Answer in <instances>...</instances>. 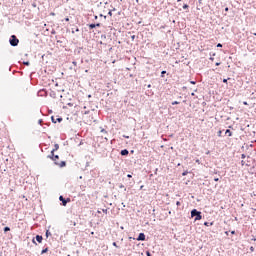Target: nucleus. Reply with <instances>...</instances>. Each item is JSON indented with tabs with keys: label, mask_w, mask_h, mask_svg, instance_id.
<instances>
[{
	"label": "nucleus",
	"mask_w": 256,
	"mask_h": 256,
	"mask_svg": "<svg viewBox=\"0 0 256 256\" xmlns=\"http://www.w3.org/2000/svg\"><path fill=\"white\" fill-rule=\"evenodd\" d=\"M190 215L192 218L194 217V221H201L203 219L202 212L195 208L191 210Z\"/></svg>",
	"instance_id": "nucleus-2"
},
{
	"label": "nucleus",
	"mask_w": 256,
	"mask_h": 256,
	"mask_svg": "<svg viewBox=\"0 0 256 256\" xmlns=\"http://www.w3.org/2000/svg\"><path fill=\"white\" fill-rule=\"evenodd\" d=\"M43 124V119L38 120V125H42Z\"/></svg>",
	"instance_id": "nucleus-39"
},
{
	"label": "nucleus",
	"mask_w": 256,
	"mask_h": 256,
	"mask_svg": "<svg viewBox=\"0 0 256 256\" xmlns=\"http://www.w3.org/2000/svg\"><path fill=\"white\" fill-rule=\"evenodd\" d=\"M102 212H104L105 215H107V209H102Z\"/></svg>",
	"instance_id": "nucleus-48"
},
{
	"label": "nucleus",
	"mask_w": 256,
	"mask_h": 256,
	"mask_svg": "<svg viewBox=\"0 0 256 256\" xmlns=\"http://www.w3.org/2000/svg\"><path fill=\"white\" fill-rule=\"evenodd\" d=\"M35 239H36L37 243H43V236L42 235L37 234Z\"/></svg>",
	"instance_id": "nucleus-9"
},
{
	"label": "nucleus",
	"mask_w": 256,
	"mask_h": 256,
	"mask_svg": "<svg viewBox=\"0 0 256 256\" xmlns=\"http://www.w3.org/2000/svg\"><path fill=\"white\" fill-rule=\"evenodd\" d=\"M108 15H109L110 17H113V10H109Z\"/></svg>",
	"instance_id": "nucleus-33"
},
{
	"label": "nucleus",
	"mask_w": 256,
	"mask_h": 256,
	"mask_svg": "<svg viewBox=\"0 0 256 256\" xmlns=\"http://www.w3.org/2000/svg\"><path fill=\"white\" fill-rule=\"evenodd\" d=\"M224 11L227 13L229 11V7H226Z\"/></svg>",
	"instance_id": "nucleus-51"
},
{
	"label": "nucleus",
	"mask_w": 256,
	"mask_h": 256,
	"mask_svg": "<svg viewBox=\"0 0 256 256\" xmlns=\"http://www.w3.org/2000/svg\"><path fill=\"white\" fill-rule=\"evenodd\" d=\"M166 74H167V71L163 70V71L161 72L160 77H165Z\"/></svg>",
	"instance_id": "nucleus-24"
},
{
	"label": "nucleus",
	"mask_w": 256,
	"mask_h": 256,
	"mask_svg": "<svg viewBox=\"0 0 256 256\" xmlns=\"http://www.w3.org/2000/svg\"><path fill=\"white\" fill-rule=\"evenodd\" d=\"M45 237L46 239H49V237H51V231L46 230Z\"/></svg>",
	"instance_id": "nucleus-16"
},
{
	"label": "nucleus",
	"mask_w": 256,
	"mask_h": 256,
	"mask_svg": "<svg viewBox=\"0 0 256 256\" xmlns=\"http://www.w3.org/2000/svg\"><path fill=\"white\" fill-rule=\"evenodd\" d=\"M64 21L69 22V17L64 18Z\"/></svg>",
	"instance_id": "nucleus-50"
},
{
	"label": "nucleus",
	"mask_w": 256,
	"mask_h": 256,
	"mask_svg": "<svg viewBox=\"0 0 256 256\" xmlns=\"http://www.w3.org/2000/svg\"><path fill=\"white\" fill-rule=\"evenodd\" d=\"M251 241H256V238H252Z\"/></svg>",
	"instance_id": "nucleus-63"
},
{
	"label": "nucleus",
	"mask_w": 256,
	"mask_h": 256,
	"mask_svg": "<svg viewBox=\"0 0 256 256\" xmlns=\"http://www.w3.org/2000/svg\"><path fill=\"white\" fill-rule=\"evenodd\" d=\"M15 5H23V0H14Z\"/></svg>",
	"instance_id": "nucleus-19"
},
{
	"label": "nucleus",
	"mask_w": 256,
	"mask_h": 256,
	"mask_svg": "<svg viewBox=\"0 0 256 256\" xmlns=\"http://www.w3.org/2000/svg\"><path fill=\"white\" fill-rule=\"evenodd\" d=\"M52 151H59V144H54V149Z\"/></svg>",
	"instance_id": "nucleus-20"
},
{
	"label": "nucleus",
	"mask_w": 256,
	"mask_h": 256,
	"mask_svg": "<svg viewBox=\"0 0 256 256\" xmlns=\"http://www.w3.org/2000/svg\"><path fill=\"white\" fill-rule=\"evenodd\" d=\"M198 3H199L200 5H203V0H198Z\"/></svg>",
	"instance_id": "nucleus-49"
},
{
	"label": "nucleus",
	"mask_w": 256,
	"mask_h": 256,
	"mask_svg": "<svg viewBox=\"0 0 256 256\" xmlns=\"http://www.w3.org/2000/svg\"><path fill=\"white\" fill-rule=\"evenodd\" d=\"M55 33H56L55 30H52V31H51V34H52V35H55Z\"/></svg>",
	"instance_id": "nucleus-57"
},
{
	"label": "nucleus",
	"mask_w": 256,
	"mask_h": 256,
	"mask_svg": "<svg viewBox=\"0 0 256 256\" xmlns=\"http://www.w3.org/2000/svg\"><path fill=\"white\" fill-rule=\"evenodd\" d=\"M216 47L221 48V47H223V44L218 43V44L216 45Z\"/></svg>",
	"instance_id": "nucleus-42"
},
{
	"label": "nucleus",
	"mask_w": 256,
	"mask_h": 256,
	"mask_svg": "<svg viewBox=\"0 0 256 256\" xmlns=\"http://www.w3.org/2000/svg\"><path fill=\"white\" fill-rule=\"evenodd\" d=\"M225 235L229 236V231H225Z\"/></svg>",
	"instance_id": "nucleus-58"
},
{
	"label": "nucleus",
	"mask_w": 256,
	"mask_h": 256,
	"mask_svg": "<svg viewBox=\"0 0 256 256\" xmlns=\"http://www.w3.org/2000/svg\"><path fill=\"white\" fill-rule=\"evenodd\" d=\"M225 135H228V137H233V132L230 129H226Z\"/></svg>",
	"instance_id": "nucleus-11"
},
{
	"label": "nucleus",
	"mask_w": 256,
	"mask_h": 256,
	"mask_svg": "<svg viewBox=\"0 0 256 256\" xmlns=\"http://www.w3.org/2000/svg\"><path fill=\"white\" fill-rule=\"evenodd\" d=\"M215 55H217L215 52H210V58H209V60L210 61H215Z\"/></svg>",
	"instance_id": "nucleus-13"
},
{
	"label": "nucleus",
	"mask_w": 256,
	"mask_h": 256,
	"mask_svg": "<svg viewBox=\"0 0 256 256\" xmlns=\"http://www.w3.org/2000/svg\"><path fill=\"white\" fill-rule=\"evenodd\" d=\"M253 171H255V166H253L252 168H250V172H249V173H250L251 175H253V173H254Z\"/></svg>",
	"instance_id": "nucleus-25"
},
{
	"label": "nucleus",
	"mask_w": 256,
	"mask_h": 256,
	"mask_svg": "<svg viewBox=\"0 0 256 256\" xmlns=\"http://www.w3.org/2000/svg\"><path fill=\"white\" fill-rule=\"evenodd\" d=\"M176 205H177V207H181V202H180V201H177V202H176Z\"/></svg>",
	"instance_id": "nucleus-41"
},
{
	"label": "nucleus",
	"mask_w": 256,
	"mask_h": 256,
	"mask_svg": "<svg viewBox=\"0 0 256 256\" xmlns=\"http://www.w3.org/2000/svg\"><path fill=\"white\" fill-rule=\"evenodd\" d=\"M181 102H179V101H173L172 102V105H179Z\"/></svg>",
	"instance_id": "nucleus-31"
},
{
	"label": "nucleus",
	"mask_w": 256,
	"mask_h": 256,
	"mask_svg": "<svg viewBox=\"0 0 256 256\" xmlns=\"http://www.w3.org/2000/svg\"><path fill=\"white\" fill-rule=\"evenodd\" d=\"M196 163H198V165H200L201 161H199V159H196Z\"/></svg>",
	"instance_id": "nucleus-53"
},
{
	"label": "nucleus",
	"mask_w": 256,
	"mask_h": 256,
	"mask_svg": "<svg viewBox=\"0 0 256 256\" xmlns=\"http://www.w3.org/2000/svg\"><path fill=\"white\" fill-rule=\"evenodd\" d=\"M147 88H148V89H151V84H148V85H147Z\"/></svg>",
	"instance_id": "nucleus-59"
},
{
	"label": "nucleus",
	"mask_w": 256,
	"mask_h": 256,
	"mask_svg": "<svg viewBox=\"0 0 256 256\" xmlns=\"http://www.w3.org/2000/svg\"><path fill=\"white\" fill-rule=\"evenodd\" d=\"M145 186L144 185H141L140 186V191H143V188H144Z\"/></svg>",
	"instance_id": "nucleus-54"
},
{
	"label": "nucleus",
	"mask_w": 256,
	"mask_h": 256,
	"mask_svg": "<svg viewBox=\"0 0 256 256\" xmlns=\"http://www.w3.org/2000/svg\"><path fill=\"white\" fill-rule=\"evenodd\" d=\"M128 239H129V241H135V239H137V238L129 236Z\"/></svg>",
	"instance_id": "nucleus-34"
},
{
	"label": "nucleus",
	"mask_w": 256,
	"mask_h": 256,
	"mask_svg": "<svg viewBox=\"0 0 256 256\" xmlns=\"http://www.w3.org/2000/svg\"><path fill=\"white\" fill-rule=\"evenodd\" d=\"M79 33V27L72 28V34Z\"/></svg>",
	"instance_id": "nucleus-15"
},
{
	"label": "nucleus",
	"mask_w": 256,
	"mask_h": 256,
	"mask_svg": "<svg viewBox=\"0 0 256 256\" xmlns=\"http://www.w3.org/2000/svg\"><path fill=\"white\" fill-rule=\"evenodd\" d=\"M127 177H128V179H132V178H133V175L127 174Z\"/></svg>",
	"instance_id": "nucleus-44"
},
{
	"label": "nucleus",
	"mask_w": 256,
	"mask_h": 256,
	"mask_svg": "<svg viewBox=\"0 0 256 256\" xmlns=\"http://www.w3.org/2000/svg\"><path fill=\"white\" fill-rule=\"evenodd\" d=\"M136 241H147L146 235L143 232H140L138 234V237L136 238Z\"/></svg>",
	"instance_id": "nucleus-5"
},
{
	"label": "nucleus",
	"mask_w": 256,
	"mask_h": 256,
	"mask_svg": "<svg viewBox=\"0 0 256 256\" xmlns=\"http://www.w3.org/2000/svg\"><path fill=\"white\" fill-rule=\"evenodd\" d=\"M120 155L122 157H127L129 155V150L128 149H123L120 151Z\"/></svg>",
	"instance_id": "nucleus-8"
},
{
	"label": "nucleus",
	"mask_w": 256,
	"mask_h": 256,
	"mask_svg": "<svg viewBox=\"0 0 256 256\" xmlns=\"http://www.w3.org/2000/svg\"><path fill=\"white\" fill-rule=\"evenodd\" d=\"M51 161H53L54 165H56L57 167H60V169H63V167H67V161L59 162V155H57V154L55 156H53Z\"/></svg>",
	"instance_id": "nucleus-1"
},
{
	"label": "nucleus",
	"mask_w": 256,
	"mask_h": 256,
	"mask_svg": "<svg viewBox=\"0 0 256 256\" xmlns=\"http://www.w3.org/2000/svg\"><path fill=\"white\" fill-rule=\"evenodd\" d=\"M214 181L218 182V181H219V178H214Z\"/></svg>",
	"instance_id": "nucleus-60"
},
{
	"label": "nucleus",
	"mask_w": 256,
	"mask_h": 256,
	"mask_svg": "<svg viewBox=\"0 0 256 256\" xmlns=\"http://www.w3.org/2000/svg\"><path fill=\"white\" fill-rule=\"evenodd\" d=\"M59 201L61 202L60 205H62V207H67V203H71V198H65L63 195H60Z\"/></svg>",
	"instance_id": "nucleus-4"
},
{
	"label": "nucleus",
	"mask_w": 256,
	"mask_h": 256,
	"mask_svg": "<svg viewBox=\"0 0 256 256\" xmlns=\"http://www.w3.org/2000/svg\"><path fill=\"white\" fill-rule=\"evenodd\" d=\"M3 231L4 233H9V231H11V228L9 226H5Z\"/></svg>",
	"instance_id": "nucleus-17"
},
{
	"label": "nucleus",
	"mask_w": 256,
	"mask_h": 256,
	"mask_svg": "<svg viewBox=\"0 0 256 256\" xmlns=\"http://www.w3.org/2000/svg\"><path fill=\"white\" fill-rule=\"evenodd\" d=\"M135 37H136L135 35H132V36H131V40H132V41H135Z\"/></svg>",
	"instance_id": "nucleus-45"
},
{
	"label": "nucleus",
	"mask_w": 256,
	"mask_h": 256,
	"mask_svg": "<svg viewBox=\"0 0 256 256\" xmlns=\"http://www.w3.org/2000/svg\"><path fill=\"white\" fill-rule=\"evenodd\" d=\"M241 165L242 166L245 165V161L244 160L241 161Z\"/></svg>",
	"instance_id": "nucleus-56"
},
{
	"label": "nucleus",
	"mask_w": 256,
	"mask_h": 256,
	"mask_svg": "<svg viewBox=\"0 0 256 256\" xmlns=\"http://www.w3.org/2000/svg\"><path fill=\"white\" fill-rule=\"evenodd\" d=\"M55 150H51V152H50V154L49 155H47V159H50V160H52L53 159V157H55Z\"/></svg>",
	"instance_id": "nucleus-10"
},
{
	"label": "nucleus",
	"mask_w": 256,
	"mask_h": 256,
	"mask_svg": "<svg viewBox=\"0 0 256 256\" xmlns=\"http://www.w3.org/2000/svg\"><path fill=\"white\" fill-rule=\"evenodd\" d=\"M186 175H189V171H184V172L182 173V177H186Z\"/></svg>",
	"instance_id": "nucleus-26"
},
{
	"label": "nucleus",
	"mask_w": 256,
	"mask_h": 256,
	"mask_svg": "<svg viewBox=\"0 0 256 256\" xmlns=\"http://www.w3.org/2000/svg\"><path fill=\"white\" fill-rule=\"evenodd\" d=\"M99 17H104V19H107V16L100 14Z\"/></svg>",
	"instance_id": "nucleus-47"
},
{
	"label": "nucleus",
	"mask_w": 256,
	"mask_h": 256,
	"mask_svg": "<svg viewBox=\"0 0 256 256\" xmlns=\"http://www.w3.org/2000/svg\"><path fill=\"white\" fill-rule=\"evenodd\" d=\"M229 79H231V78H224L223 83H227L229 81Z\"/></svg>",
	"instance_id": "nucleus-37"
},
{
	"label": "nucleus",
	"mask_w": 256,
	"mask_h": 256,
	"mask_svg": "<svg viewBox=\"0 0 256 256\" xmlns=\"http://www.w3.org/2000/svg\"><path fill=\"white\" fill-rule=\"evenodd\" d=\"M9 44L11 47H17L19 45V38L15 34L11 35L9 38Z\"/></svg>",
	"instance_id": "nucleus-3"
},
{
	"label": "nucleus",
	"mask_w": 256,
	"mask_h": 256,
	"mask_svg": "<svg viewBox=\"0 0 256 256\" xmlns=\"http://www.w3.org/2000/svg\"><path fill=\"white\" fill-rule=\"evenodd\" d=\"M183 91L187 90L186 86L182 87Z\"/></svg>",
	"instance_id": "nucleus-61"
},
{
	"label": "nucleus",
	"mask_w": 256,
	"mask_h": 256,
	"mask_svg": "<svg viewBox=\"0 0 256 256\" xmlns=\"http://www.w3.org/2000/svg\"><path fill=\"white\" fill-rule=\"evenodd\" d=\"M88 27H89V30L90 31H93V29H96V27H101V23H91V24H88Z\"/></svg>",
	"instance_id": "nucleus-7"
},
{
	"label": "nucleus",
	"mask_w": 256,
	"mask_h": 256,
	"mask_svg": "<svg viewBox=\"0 0 256 256\" xmlns=\"http://www.w3.org/2000/svg\"><path fill=\"white\" fill-rule=\"evenodd\" d=\"M133 183H135L134 180H128L127 185H128L129 187H133Z\"/></svg>",
	"instance_id": "nucleus-18"
},
{
	"label": "nucleus",
	"mask_w": 256,
	"mask_h": 256,
	"mask_svg": "<svg viewBox=\"0 0 256 256\" xmlns=\"http://www.w3.org/2000/svg\"><path fill=\"white\" fill-rule=\"evenodd\" d=\"M250 251H251V253H253L255 251V247L251 246Z\"/></svg>",
	"instance_id": "nucleus-38"
},
{
	"label": "nucleus",
	"mask_w": 256,
	"mask_h": 256,
	"mask_svg": "<svg viewBox=\"0 0 256 256\" xmlns=\"http://www.w3.org/2000/svg\"><path fill=\"white\" fill-rule=\"evenodd\" d=\"M22 63H23V65H26V67H29V65H31V62H29V61H23Z\"/></svg>",
	"instance_id": "nucleus-22"
},
{
	"label": "nucleus",
	"mask_w": 256,
	"mask_h": 256,
	"mask_svg": "<svg viewBox=\"0 0 256 256\" xmlns=\"http://www.w3.org/2000/svg\"><path fill=\"white\" fill-rule=\"evenodd\" d=\"M89 166H90V162H86L84 171H87V167H89Z\"/></svg>",
	"instance_id": "nucleus-29"
},
{
	"label": "nucleus",
	"mask_w": 256,
	"mask_h": 256,
	"mask_svg": "<svg viewBox=\"0 0 256 256\" xmlns=\"http://www.w3.org/2000/svg\"><path fill=\"white\" fill-rule=\"evenodd\" d=\"M217 173H219L217 170H214V174L217 175Z\"/></svg>",
	"instance_id": "nucleus-62"
},
{
	"label": "nucleus",
	"mask_w": 256,
	"mask_h": 256,
	"mask_svg": "<svg viewBox=\"0 0 256 256\" xmlns=\"http://www.w3.org/2000/svg\"><path fill=\"white\" fill-rule=\"evenodd\" d=\"M100 132H102V133H107V130H105V128H102V127H100Z\"/></svg>",
	"instance_id": "nucleus-32"
},
{
	"label": "nucleus",
	"mask_w": 256,
	"mask_h": 256,
	"mask_svg": "<svg viewBox=\"0 0 256 256\" xmlns=\"http://www.w3.org/2000/svg\"><path fill=\"white\" fill-rule=\"evenodd\" d=\"M190 83H191V85H197V81H195V80H191Z\"/></svg>",
	"instance_id": "nucleus-35"
},
{
	"label": "nucleus",
	"mask_w": 256,
	"mask_h": 256,
	"mask_svg": "<svg viewBox=\"0 0 256 256\" xmlns=\"http://www.w3.org/2000/svg\"><path fill=\"white\" fill-rule=\"evenodd\" d=\"M113 247H116V249H119V246L117 245V242L112 243Z\"/></svg>",
	"instance_id": "nucleus-30"
},
{
	"label": "nucleus",
	"mask_w": 256,
	"mask_h": 256,
	"mask_svg": "<svg viewBox=\"0 0 256 256\" xmlns=\"http://www.w3.org/2000/svg\"><path fill=\"white\" fill-rule=\"evenodd\" d=\"M222 134H223V131H221V130H219V131L217 132V135H218L219 137H222Z\"/></svg>",
	"instance_id": "nucleus-28"
},
{
	"label": "nucleus",
	"mask_w": 256,
	"mask_h": 256,
	"mask_svg": "<svg viewBox=\"0 0 256 256\" xmlns=\"http://www.w3.org/2000/svg\"><path fill=\"white\" fill-rule=\"evenodd\" d=\"M215 65L216 67H219V65H221V62H216Z\"/></svg>",
	"instance_id": "nucleus-46"
},
{
	"label": "nucleus",
	"mask_w": 256,
	"mask_h": 256,
	"mask_svg": "<svg viewBox=\"0 0 256 256\" xmlns=\"http://www.w3.org/2000/svg\"><path fill=\"white\" fill-rule=\"evenodd\" d=\"M124 139H129L128 135H123Z\"/></svg>",
	"instance_id": "nucleus-52"
},
{
	"label": "nucleus",
	"mask_w": 256,
	"mask_h": 256,
	"mask_svg": "<svg viewBox=\"0 0 256 256\" xmlns=\"http://www.w3.org/2000/svg\"><path fill=\"white\" fill-rule=\"evenodd\" d=\"M36 238H33L32 239V243H33V245H37V240H35Z\"/></svg>",
	"instance_id": "nucleus-36"
},
{
	"label": "nucleus",
	"mask_w": 256,
	"mask_h": 256,
	"mask_svg": "<svg viewBox=\"0 0 256 256\" xmlns=\"http://www.w3.org/2000/svg\"><path fill=\"white\" fill-rule=\"evenodd\" d=\"M51 121L52 123H62L63 122V117L58 116L57 119H55V116H51Z\"/></svg>",
	"instance_id": "nucleus-6"
},
{
	"label": "nucleus",
	"mask_w": 256,
	"mask_h": 256,
	"mask_svg": "<svg viewBox=\"0 0 256 256\" xmlns=\"http://www.w3.org/2000/svg\"><path fill=\"white\" fill-rule=\"evenodd\" d=\"M119 189H124V191H127V188H125V185H123V184L119 185Z\"/></svg>",
	"instance_id": "nucleus-23"
},
{
	"label": "nucleus",
	"mask_w": 256,
	"mask_h": 256,
	"mask_svg": "<svg viewBox=\"0 0 256 256\" xmlns=\"http://www.w3.org/2000/svg\"><path fill=\"white\" fill-rule=\"evenodd\" d=\"M182 7H183V9H184V10H187V9H189V6H188V4H183V6H182Z\"/></svg>",
	"instance_id": "nucleus-27"
},
{
	"label": "nucleus",
	"mask_w": 256,
	"mask_h": 256,
	"mask_svg": "<svg viewBox=\"0 0 256 256\" xmlns=\"http://www.w3.org/2000/svg\"><path fill=\"white\" fill-rule=\"evenodd\" d=\"M69 69H70L71 71H75V72H76V71H77V66H70Z\"/></svg>",
	"instance_id": "nucleus-21"
},
{
	"label": "nucleus",
	"mask_w": 256,
	"mask_h": 256,
	"mask_svg": "<svg viewBox=\"0 0 256 256\" xmlns=\"http://www.w3.org/2000/svg\"><path fill=\"white\" fill-rule=\"evenodd\" d=\"M215 224V222H204L205 227H213V225Z\"/></svg>",
	"instance_id": "nucleus-12"
},
{
	"label": "nucleus",
	"mask_w": 256,
	"mask_h": 256,
	"mask_svg": "<svg viewBox=\"0 0 256 256\" xmlns=\"http://www.w3.org/2000/svg\"><path fill=\"white\" fill-rule=\"evenodd\" d=\"M243 105H248V103L247 102H243Z\"/></svg>",
	"instance_id": "nucleus-64"
},
{
	"label": "nucleus",
	"mask_w": 256,
	"mask_h": 256,
	"mask_svg": "<svg viewBox=\"0 0 256 256\" xmlns=\"http://www.w3.org/2000/svg\"><path fill=\"white\" fill-rule=\"evenodd\" d=\"M230 233L231 235H235V230H232Z\"/></svg>",
	"instance_id": "nucleus-55"
},
{
	"label": "nucleus",
	"mask_w": 256,
	"mask_h": 256,
	"mask_svg": "<svg viewBox=\"0 0 256 256\" xmlns=\"http://www.w3.org/2000/svg\"><path fill=\"white\" fill-rule=\"evenodd\" d=\"M45 253H49V247L43 248L41 251V255H45Z\"/></svg>",
	"instance_id": "nucleus-14"
},
{
	"label": "nucleus",
	"mask_w": 256,
	"mask_h": 256,
	"mask_svg": "<svg viewBox=\"0 0 256 256\" xmlns=\"http://www.w3.org/2000/svg\"><path fill=\"white\" fill-rule=\"evenodd\" d=\"M72 65H73L74 67H77V61H73V62H72Z\"/></svg>",
	"instance_id": "nucleus-40"
},
{
	"label": "nucleus",
	"mask_w": 256,
	"mask_h": 256,
	"mask_svg": "<svg viewBox=\"0 0 256 256\" xmlns=\"http://www.w3.org/2000/svg\"><path fill=\"white\" fill-rule=\"evenodd\" d=\"M246 157H247V155L241 154V159H245Z\"/></svg>",
	"instance_id": "nucleus-43"
}]
</instances>
